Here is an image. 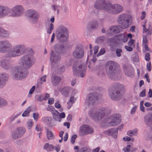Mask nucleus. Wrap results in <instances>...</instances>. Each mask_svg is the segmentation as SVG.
<instances>
[{"instance_id": "5fc2aeb1", "label": "nucleus", "mask_w": 152, "mask_h": 152, "mask_svg": "<svg viewBox=\"0 0 152 152\" xmlns=\"http://www.w3.org/2000/svg\"><path fill=\"white\" fill-rule=\"evenodd\" d=\"M131 147L130 145H128L126 147L123 148V151L124 152H129L130 151Z\"/></svg>"}, {"instance_id": "9b49d317", "label": "nucleus", "mask_w": 152, "mask_h": 152, "mask_svg": "<svg viewBox=\"0 0 152 152\" xmlns=\"http://www.w3.org/2000/svg\"><path fill=\"white\" fill-rule=\"evenodd\" d=\"M57 39L61 42L67 41L68 39V32L66 29H58L56 33Z\"/></svg>"}, {"instance_id": "a18cd8bd", "label": "nucleus", "mask_w": 152, "mask_h": 152, "mask_svg": "<svg viewBox=\"0 0 152 152\" xmlns=\"http://www.w3.org/2000/svg\"><path fill=\"white\" fill-rule=\"evenodd\" d=\"M79 152H89L91 151L90 148L87 147H84L79 149Z\"/></svg>"}, {"instance_id": "6ab92c4d", "label": "nucleus", "mask_w": 152, "mask_h": 152, "mask_svg": "<svg viewBox=\"0 0 152 152\" xmlns=\"http://www.w3.org/2000/svg\"><path fill=\"white\" fill-rule=\"evenodd\" d=\"M131 39L132 37V35L131 34H129L126 36L125 34H121L120 35L116 37L117 42L118 43H121L123 42L125 43L127 42L128 40V38Z\"/></svg>"}, {"instance_id": "a211bd4d", "label": "nucleus", "mask_w": 152, "mask_h": 152, "mask_svg": "<svg viewBox=\"0 0 152 152\" xmlns=\"http://www.w3.org/2000/svg\"><path fill=\"white\" fill-rule=\"evenodd\" d=\"M72 55L74 58L77 59L81 58L83 56L84 51L80 45L76 46L75 50L73 53Z\"/></svg>"}, {"instance_id": "c9c22d12", "label": "nucleus", "mask_w": 152, "mask_h": 152, "mask_svg": "<svg viewBox=\"0 0 152 152\" xmlns=\"http://www.w3.org/2000/svg\"><path fill=\"white\" fill-rule=\"evenodd\" d=\"M12 137L13 139L16 140L21 137L16 129L14 130L11 133Z\"/></svg>"}, {"instance_id": "4be33fe9", "label": "nucleus", "mask_w": 152, "mask_h": 152, "mask_svg": "<svg viewBox=\"0 0 152 152\" xmlns=\"http://www.w3.org/2000/svg\"><path fill=\"white\" fill-rule=\"evenodd\" d=\"M8 78V75L5 73H0V88L5 84Z\"/></svg>"}, {"instance_id": "774afa93", "label": "nucleus", "mask_w": 152, "mask_h": 152, "mask_svg": "<svg viewBox=\"0 0 152 152\" xmlns=\"http://www.w3.org/2000/svg\"><path fill=\"white\" fill-rule=\"evenodd\" d=\"M35 129L37 131H40L42 130L41 127L39 124L36 125Z\"/></svg>"}, {"instance_id": "f8f14e48", "label": "nucleus", "mask_w": 152, "mask_h": 152, "mask_svg": "<svg viewBox=\"0 0 152 152\" xmlns=\"http://www.w3.org/2000/svg\"><path fill=\"white\" fill-rule=\"evenodd\" d=\"M104 123L108 124L109 125L114 126L118 125L121 122V118L119 115H113L105 118Z\"/></svg>"}, {"instance_id": "7ed1b4c3", "label": "nucleus", "mask_w": 152, "mask_h": 152, "mask_svg": "<svg viewBox=\"0 0 152 152\" xmlns=\"http://www.w3.org/2000/svg\"><path fill=\"white\" fill-rule=\"evenodd\" d=\"M26 48L24 44H18L13 46L6 54L8 58H13L22 55L26 51Z\"/></svg>"}, {"instance_id": "338daca9", "label": "nucleus", "mask_w": 152, "mask_h": 152, "mask_svg": "<svg viewBox=\"0 0 152 152\" xmlns=\"http://www.w3.org/2000/svg\"><path fill=\"white\" fill-rule=\"evenodd\" d=\"M147 69L149 71H151V62H149L146 65Z\"/></svg>"}, {"instance_id": "20e7f679", "label": "nucleus", "mask_w": 152, "mask_h": 152, "mask_svg": "<svg viewBox=\"0 0 152 152\" xmlns=\"http://www.w3.org/2000/svg\"><path fill=\"white\" fill-rule=\"evenodd\" d=\"M106 67H109V71L107 72L109 77L111 79L118 80L121 77V73L117 71L115 68L114 63L112 61H107L106 64Z\"/></svg>"}, {"instance_id": "2f4dec72", "label": "nucleus", "mask_w": 152, "mask_h": 152, "mask_svg": "<svg viewBox=\"0 0 152 152\" xmlns=\"http://www.w3.org/2000/svg\"><path fill=\"white\" fill-rule=\"evenodd\" d=\"M55 147L53 145L50 144L48 143H46L44 147V149L46 150L48 152H50L53 151L55 149Z\"/></svg>"}, {"instance_id": "cd10ccee", "label": "nucleus", "mask_w": 152, "mask_h": 152, "mask_svg": "<svg viewBox=\"0 0 152 152\" xmlns=\"http://www.w3.org/2000/svg\"><path fill=\"white\" fill-rule=\"evenodd\" d=\"M51 80L52 85L54 86H56L60 82L61 79L59 77L54 75L51 77Z\"/></svg>"}, {"instance_id": "8fccbe9b", "label": "nucleus", "mask_w": 152, "mask_h": 152, "mask_svg": "<svg viewBox=\"0 0 152 152\" xmlns=\"http://www.w3.org/2000/svg\"><path fill=\"white\" fill-rule=\"evenodd\" d=\"M123 139L124 141H131L132 142H133L134 141V139L133 138H131L130 137L128 136L123 137Z\"/></svg>"}, {"instance_id": "bf43d9fd", "label": "nucleus", "mask_w": 152, "mask_h": 152, "mask_svg": "<svg viewBox=\"0 0 152 152\" xmlns=\"http://www.w3.org/2000/svg\"><path fill=\"white\" fill-rule=\"evenodd\" d=\"M148 44V40L147 37L145 36H143L142 37V45Z\"/></svg>"}, {"instance_id": "0e129e2a", "label": "nucleus", "mask_w": 152, "mask_h": 152, "mask_svg": "<svg viewBox=\"0 0 152 152\" xmlns=\"http://www.w3.org/2000/svg\"><path fill=\"white\" fill-rule=\"evenodd\" d=\"M71 96H74L77 93V90L75 89H72L71 90Z\"/></svg>"}, {"instance_id": "bb28decb", "label": "nucleus", "mask_w": 152, "mask_h": 152, "mask_svg": "<svg viewBox=\"0 0 152 152\" xmlns=\"http://www.w3.org/2000/svg\"><path fill=\"white\" fill-rule=\"evenodd\" d=\"M64 47L63 45L57 44L55 45L53 47V49L57 53H63Z\"/></svg>"}, {"instance_id": "37998d69", "label": "nucleus", "mask_w": 152, "mask_h": 152, "mask_svg": "<svg viewBox=\"0 0 152 152\" xmlns=\"http://www.w3.org/2000/svg\"><path fill=\"white\" fill-rule=\"evenodd\" d=\"M33 124L34 122H33L32 120L31 119H29L27 122L26 126L28 129L30 130L31 129Z\"/></svg>"}, {"instance_id": "1a4fd4ad", "label": "nucleus", "mask_w": 152, "mask_h": 152, "mask_svg": "<svg viewBox=\"0 0 152 152\" xmlns=\"http://www.w3.org/2000/svg\"><path fill=\"white\" fill-rule=\"evenodd\" d=\"M109 2V0H96L94 7L97 9L107 11L110 5Z\"/></svg>"}, {"instance_id": "69168bd1", "label": "nucleus", "mask_w": 152, "mask_h": 152, "mask_svg": "<svg viewBox=\"0 0 152 152\" xmlns=\"http://www.w3.org/2000/svg\"><path fill=\"white\" fill-rule=\"evenodd\" d=\"M145 59L146 61H149L150 58V54L149 53H147L146 54L145 56Z\"/></svg>"}, {"instance_id": "c756f323", "label": "nucleus", "mask_w": 152, "mask_h": 152, "mask_svg": "<svg viewBox=\"0 0 152 152\" xmlns=\"http://www.w3.org/2000/svg\"><path fill=\"white\" fill-rule=\"evenodd\" d=\"M99 24L97 20H94L90 21L87 25V28H94L99 26Z\"/></svg>"}, {"instance_id": "f257e3e1", "label": "nucleus", "mask_w": 152, "mask_h": 152, "mask_svg": "<svg viewBox=\"0 0 152 152\" xmlns=\"http://www.w3.org/2000/svg\"><path fill=\"white\" fill-rule=\"evenodd\" d=\"M24 8L21 5H17L11 9L2 5H0V18L7 16L19 17L23 14Z\"/></svg>"}, {"instance_id": "f704fd0d", "label": "nucleus", "mask_w": 152, "mask_h": 152, "mask_svg": "<svg viewBox=\"0 0 152 152\" xmlns=\"http://www.w3.org/2000/svg\"><path fill=\"white\" fill-rule=\"evenodd\" d=\"M15 129L21 137L26 132L25 129L23 127H19Z\"/></svg>"}, {"instance_id": "13d9d810", "label": "nucleus", "mask_w": 152, "mask_h": 152, "mask_svg": "<svg viewBox=\"0 0 152 152\" xmlns=\"http://www.w3.org/2000/svg\"><path fill=\"white\" fill-rule=\"evenodd\" d=\"M33 117L34 120L37 121L39 118V114L38 113H34L33 114Z\"/></svg>"}, {"instance_id": "4c0bfd02", "label": "nucleus", "mask_w": 152, "mask_h": 152, "mask_svg": "<svg viewBox=\"0 0 152 152\" xmlns=\"http://www.w3.org/2000/svg\"><path fill=\"white\" fill-rule=\"evenodd\" d=\"M31 111L30 107H28L25 110L22 114V116L23 117H28L29 115V113Z\"/></svg>"}, {"instance_id": "a878e982", "label": "nucleus", "mask_w": 152, "mask_h": 152, "mask_svg": "<svg viewBox=\"0 0 152 152\" xmlns=\"http://www.w3.org/2000/svg\"><path fill=\"white\" fill-rule=\"evenodd\" d=\"M145 121L146 124L152 129V114H148L145 117Z\"/></svg>"}, {"instance_id": "dca6fc26", "label": "nucleus", "mask_w": 152, "mask_h": 152, "mask_svg": "<svg viewBox=\"0 0 152 152\" xmlns=\"http://www.w3.org/2000/svg\"><path fill=\"white\" fill-rule=\"evenodd\" d=\"M109 5L107 11L113 14L119 13L123 10L122 6L119 4L113 5L110 3Z\"/></svg>"}, {"instance_id": "72a5a7b5", "label": "nucleus", "mask_w": 152, "mask_h": 152, "mask_svg": "<svg viewBox=\"0 0 152 152\" xmlns=\"http://www.w3.org/2000/svg\"><path fill=\"white\" fill-rule=\"evenodd\" d=\"M119 29H107L106 31V34L111 36L115 33H119Z\"/></svg>"}, {"instance_id": "c03bdc74", "label": "nucleus", "mask_w": 152, "mask_h": 152, "mask_svg": "<svg viewBox=\"0 0 152 152\" xmlns=\"http://www.w3.org/2000/svg\"><path fill=\"white\" fill-rule=\"evenodd\" d=\"M65 67L64 66H61L56 70L57 73L61 74L64 72L65 71Z\"/></svg>"}, {"instance_id": "6e6d98bb", "label": "nucleus", "mask_w": 152, "mask_h": 152, "mask_svg": "<svg viewBox=\"0 0 152 152\" xmlns=\"http://www.w3.org/2000/svg\"><path fill=\"white\" fill-rule=\"evenodd\" d=\"M21 112H19L17 113L16 115L13 117H11L10 120L11 121H13L19 115H20Z\"/></svg>"}, {"instance_id": "5701e85b", "label": "nucleus", "mask_w": 152, "mask_h": 152, "mask_svg": "<svg viewBox=\"0 0 152 152\" xmlns=\"http://www.w3.org/2000/svg\"><path fill=\"white\" fill-rule=\"evenodd\" d=\"M105 134L115 139L117 137L118 130L115 129H109L105 132Z\"/></svg>"}, {"instance_id": "603ef678", "label": "nucleus", "mask_w": 152, "mask_h": 152, "mask_svg": "<svg viewBox=\"0 0 152 152\" xmlns=\"http://www.w3.org/2000/svg\"><path fill=\"white\" fill-rule=\"evenodd\" d=\"M47 110L48 111H50L52 114L55 112V110H56L52 106H48L47 108Z\"/></svg>"}, {"instance_id": "49530a36", "label": "nucleus", "mask_w": 152, "mask_h": 152, "mask_svg": "<svg viewBox=\"0 0 152 152\" xmlns=\"http://www.w3.org/2000/svg\"><path fill=\"white\" fill-rule=\"evenodd\" d=\"M105 39L104 36H101L98 37L96 40V42L98 43L103 42Z\"/></svg>"}, {"instance_id": "423d86ee", "label": "nucleus", "mask_w": 152, "mask_h": 152, "mask_svg": "<svg viewBox=\"0 0 152 152\" xmlns=\"http://www.w3.org/2000/svg\"><path fill=\"white\" fill-rule=\"evenodd\" d=\"M22 66L18 65L14 67V71L12 74L13 78L17 80L25 79L28 75V72L22 70Z\"/></svg>"}, {"instance_id": "393cba45", "label": "nucleus", "mask_w": 152, "mask_h": 152, "mask_svg": "<svg viewBox=\"0 0 152 152\" xmlns=\"http://www.w3.org/2000/svg\"><path fill=\"white\" fill-rule=\"evenodd\" d=\"M115 91L113 90L109 91V95L111 99L114 100H115L118 99V97L120 94L119 91H117L115 93Z\"/></svg>"}, {"instance_id": "3c124183", "label": "nucleus", "mask_w": 152, "mask_h": 152, "mask_svg": "<svg viewBox=\"0 0 152 152\" xmlns=\"http://www.w3.org/2000/svg\"><path fill=\"white\" fill-rule=\"evenodd\" d=\"M35 88V86H33L31 89H30L29 94L28 95V97H31V96L32 94L34 93V91Z\"/></svg>"}, {"instance_id": "79ce46f5", "label": "nucleus", "mask_w": 152, "mask_h": 152, "mask_svg": "<svg viewBox=\"0 0 152 152\" xmlns=\"http://www.w3.org/2000/svg\"><path fill=\"white\" fill-rule=\"evenodd\" d=\"M125 72L126 75L130 77H132L134 75L133 71L131 70L125 69Z\"/></svg>"}, {"instance_id": "09e8293b", "label": "nucleus", "mask_w": 152, "mask_h": 152, "mask_svg": "<svg viewBox=\"0 0 152 152\" xmlns=\"http://www.w3.org/2000/svg\"><path fill=\"white\" fill-rule=\"evenodd\" d=\"M138 108L137 105H135L133 107L130 111V114L132 115H134L137 110Z\"/></svg>"}, {"instance_id": "7c9ffc66", "label": "nucleus", "mask_w": 152, "mask_h": 152, "mask_svg": "<svg viewBox=\"0 0 152 152\" xmlns=\"http://www.w3.org/2000/svg\"><path fill=\"white\" fill-rule=\"evenodd\" d=\"M9 35L10 33L7 30L5 29H0V37L8 38Z\"/></svg>"}, {"instance_id": "4d7b16f0", "label": "nucleus", "mask_w": 152, "mask_h": 152, "mask_svg": "<svg viewBox=\"0 0 152 152\" xmlns=\"http://www.w3.org/2000/svg\"><path fill=\"white\" fill-rule=\"evenodd\" d=\"M135 42V41L134 40L131 39L128 42V45L131 46H134L135 45H134V43Z\"/></svg>"}, {"instance_id": "6e6552de", "label": "nucleus", "mask_w": 152, "mask_h": 152, "mask_svg": "<svg viewBox=\"0 0 152 152\" xmlns=\"http://www.w3.org/2000/svg\"><path fill=\"white\" fill-rule=\"evenodd\" d=\"M101 96V94L96 93H91L88 95L85 102L86 108L92 107L96 101L100 98Z\"/></svg>"}, {"instance_id": "ea45409f", "label": "nucleus", "mask_w": 152, "mask_h": 152, "mask_svg": "<svg viewBox=\"0 0 152 152\" xmlns=\"http://www.w3.org/2000/svg\"><path fill=\"white\" fill-rule=\"evenodd\" d=\"M55 107L57 109H59L58 111L60 112H62L63 110V108L61 107V105L58 101L56 102L54 105Z\"/></svg>"}, {"instance_id": "f3484780", "label": "nucleus", "mask_w": 152, "mask_h": 152, "mask_svg": "<svg viewBox=\"0 0 152 152\" xmlns=\"http://www.w3.org/2000/svg\"><path fill=\"white\" fill-rule=\"evenodd\" d=\"M50 60L52 66L58 64L61 60V56L58 53H56L51 50L50 53Z\"/></svg>"}, {"instance_id": "e2e57ef3", "label": "nucleus", "mask_w": 152, "mask_h": 152, "mask_svg": "<svg viewBox=\"0 0 152 152\" xmlns=\"http://www.w3.org/2000/svg\"><path fill=\"white\" fill-rule=\"evenodd\" d=\"M105 49L102 48L100 50L97 56H99L103 55L105 53Z\"/></svg>"}, {"instance_id": "f03ea898", "label": "nucleus", "mask_w": 152, "mask_h": 152, "mask_svg": "<svg viewBox=\"0 0 152 152\" xmlns=\"http://www.w3.org/2000/svg\"><path fill=\"white\" fill-rule=\"evenodd\" d=\"M110 112L107 108H102L97 111L96 109L93 108L89 112V115L96 122L103 121L105 116Z\"/></svg>"}, {"instance_id": "39448f33", "label": "nucleus", "mask_w": 152, "mask_h": 152, "mask_svg": "<svg viewBox=\"0 0 152 152\" xmlns=\"http://www.w3.org/2000/svg\"><path fill=\"white\" fill-rule=\"evenodd\" d=\"M34 59L33 57L29 55L23 56L20 60L18 65H20L26 69H29L34 64Z\"/></svg>"}, {"instance_id": "473e14b6", "label": "nucleus", "mask_w": 152, "mask_h": 152, "mask_svg": "<svg viewBox=\"0 0 152 152\" xmlns=\"http://www.w3.org/2000/svg\"><path fill=\"white\" fill-rule=\"evenodd\" d=\"M138 129H134L132 130L128 131L127 132V135L130 137L132 136H136L138 134Z\"/></svg>"}, {"instance_id": "de8ad7c7", "label": "nucleus", "mask_w": 152, "mask_h": 152, "mask_svg": "<svg viewBox=\"0 0 152 152\" xmlns=\"http://www.w3.org/2000/svg\"><path fill=\"white\" fill-rule=\"evenodd\" d=\"M143 32L146 35H151L152 33L151 29H143Z\"/></svg>"}, {"instance_id": "412c9836", "label": "nucleus", "mask_w": 152, "mask_h": 152, "mask_svg": "<svg viewBox=\"0 0 152 152\" xmlns=\"http://www.w3.org/2000/svg\"><path fill=\"white\" fill-rule=\"evenodd\" d=\"M52 114L54 119L56 121L60 122L61 121V118H64L65 116L64 113L62 112L59 113L57 110H56Z\"/></svg>"}, {"instance_id": "4468645a", "label": "nucleus", "mask_w": 152, "mask_h": 152, "mask_svg": "<svg viewBox=\"0 0 152 152\" xmlns=\"http://www.w3.org/2000/svg\"><path fill=\"white\" fill-rule=\"evenodd\" d=\"M94 132L93 129L90 126L87 124H83L79 128V132L80 135H84L91 134Z\"/></svg>"}, {"instance_id": "b1692460", "label": "nucleus", "mask_w": 152, "mask_h": 152, "mask_svg": "<svg viewBox=\"0 0 152 152\" xmlns=\"http://www.w3.org/2000/svg\"><path fill=\"white\" fill-rule=\"evenodd\" d=\"M71 90L72 88L70 87H65L61 89V93L64 96L68 97L71 93Z\"/></svg>"}, {"instance_id": "680f3d73", "label": "nucleus", "mask_w": 152, "mask_h": 152, "mask_svg": "<svg viewBox=\"0 0 152 152\" xmlns=\"http://www.w3.org/2000/svg\"><path fill=\"white\" fill-rule=\"evenodd\" d=\"M122 52V50L121 49H119L116 50V53L117 56L118 57H120L121 56V53Z\"/></svg>"}, {"instance_id": "0eeeda50", "label": "nucleus", "mask_w": 152, "mask_h": 152, "mask_svg": "<svg viewBox=\"0 0 152 152\" xmlns=\"http://www.w3.org/2000/svg\"><path fill=\"white\" fill-rule=\"evenodd\" d=\"M131 19L130 15L123 14L119 15L118 21L123 27L126 28H129L132 25Z\"/></svg>"}, {"instance_id": "ddd939ff", "label": "nucleus", "mask_w": 152, "mask_h": 152, "mask_svg": "<svg viewBox=\"0 0 152 152\" xmlns=\"http://www.w3.org/2000/svg\"><path fill=\"white\" fill-rule=\"evenodd\" d=\"M73 69L75 75L83 77L86 73V67L84 65H81L78 66L74 65Z\"/></svg>"}, {"instance_id": "c85d7f7f", "label": "nucleus", "mask_w": 152, "mask_h": 152, "mask_svg": "<svg viewBox=\"0 0 152 152\" xmlns=\"http://www.w3.org/2000/svg\"><path fill=\"white\" fill-rule=\"evenodd\" d=\"M41 120L45 124L48 126L52 127L53 125L51 124L52 118L50 117H43Z\"/></svg>"}, {"instance_id": "58836bf2", "label": "nucleus", "mask_w": 152, "mask_h": 152, "mask_svg": "<svg viewBox=\"0 0 152 152\" xmlns=\"http://www.w3.org/2000/svg\"><path fill=\"white\" fill-rule=\"evenodd\" d=\"M59 6L56 4H54L51 5V10L54 12L57 11V13L58 15L59 13Z\"/></svg>"}, {"instance_id": "a19ab883", "label": "nucleus", "mask_w": 152, "mask_h": 152, "mask_svg": "<svg viewBox=\"0 0 152 152\" xmlns=\"http://www.w3.org/2000/svg\"><path fill=\"white\" fill-rule=\"evenodd\" d=\"M7 102L4 99L0 97V107H3L7 106Z\"/></svg>"}, {"instance_id": "aec40b11", "label": "nucleus", "mask_w": 152, "mask_h": 152, "mask_svg": "<svg viewBox=\"0 0 152 152\" xmlns=\"http://www.w3.org/2000/svg\"><path fill=\"white\" fill-rule=\"evenodd\" d=\"M0 66L5 69H10L12 67L10 60L6 58H2L0 60Z\"/></svg>"}, {"instance_id": "864d4df0", "label": "nucleus", "mask_w": 152, "mask_h": 152, "mask_svg": "<svg viewBox=\"0 0 152 152\" xmlns=\"http://www.w3.org/2000/svg\"><path fill=\"white\" fill-rule=\"evenodd\" d=\"M77 135L76 134H75L72 135L71 139V142L72 144L75 143V140L77 138Z\"/></svg>"}, {"instance_id": "9d476101", "label": "nucleus", "mask_w": 152, "mask_h": 152, "mask_svg": "<svg viewBox=\"0 0 152 152\" xmlns=\"http://www.w3.org/2000/svg\"><path fill=\"white\" fill-rule=\"evenodd\" d=\"M27 17L33 23H36L39 18V14L35 10L30 9L27 11Z\"/></svg>"}, {"instance_id": "e433bc0d", "label": "nucleus", "mask_w": 152, "mask_h": 152, "mask_svg": "<svg viewBox=\"0 0 152 152\" xmlns=\"http://www.w3.org/2000/svg\"><path fill=\"white\" fill-rule=\"evenodd\" d=\"M47 138L48 140H51L54 138V136L53 132L49 129L46 131Z\"/></svg>"}, {"instance_id": "2eb2a0df", "label": "nucleus", "mask_w": 152, "mask_h": 152, "mask_svg": "<svg viewBox=\"0 0 152 152\" xmlns=\"http://www.w3.org/2000/svg\"><path fill=\"white\" fill-rule=\"evenodd\" d=\"M12 47L11 43L7 40L0 41V53H5L7 50Z\"/></svg>"}, {"instance_id": "052dcab7", "label": "nucleus", "mask_w": 152, "mask_h": 152, "mask_svg": "<svg viewBox=\"0 0 152 152\" xmlns=\"http://www.w3.org/2000/svg\"><path fill=\"white\" fill-rule=\"evenodd\" d=\"M146 13L145 11H142L141 12V16L140 17V19L142 20H143L145 18L146 16Z\"/></svg>"}]
</instances>
